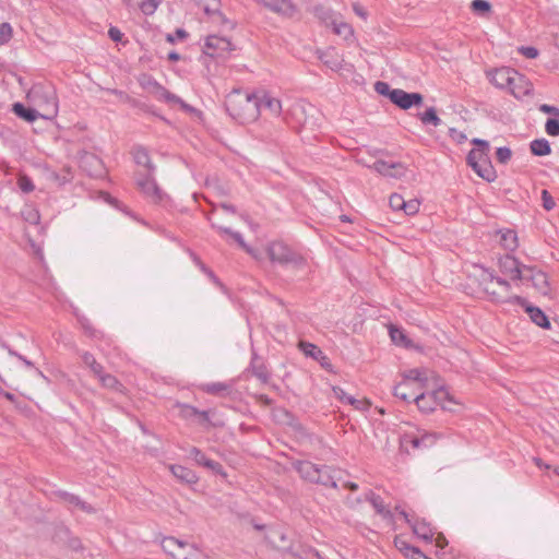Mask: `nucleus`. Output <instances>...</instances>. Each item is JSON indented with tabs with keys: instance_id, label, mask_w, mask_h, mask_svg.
Instances as JSON below:
<instances>
[{
	"instance_id": "f257e3e1",
	"label": "nucleus",
	"mask_w": 559,
	"mask_h": 559,
	"mask_svg": "<svg viewBox=\"0 0 559 559\" xmlns=\"http://www.w3.org/2000/svg\"><path fill=\"white\" fill-rule=\"evenodd\" d=\"M259 96L254 93L233 91L227 95L225 109L237 122L245 124L259 117Z\"/></svg>"
},
{
	"instance_id": "f03ea898",
	"label": "nucleus",
	"mask_w": 559,
	"mask_h": 559,
	"mask_svg": "<svg viewBox=\"0 0 559 559\" xmlns=\"http://www.w3.org/2000/svg\"><path fill=\"white\" fill-rule=\"evenodd\" d=\"M35 95H41L47 105V112H39L38 110L25 106L23 103L16 102L12 105V112L20 119L26 122H34L38 118L52 119L58 112V102L53 88H44L43 86H35L32 91Z\"/></svg>"
},
{
	"instance_id": "7ed1b4c3",
	"label": "nucleus",
	"mask_w": 559,
	"mask_h": 559,
	"mask_svg": "<svg viewBox=\"0 0 559 559\" xmlns=\"http://www.w3.org/2000/svg\"><path fill=\"white\" fill-rule=\"evenodd\" d=\"M267 255L272 263H277L282 266L295 269L306 266V259L283 241H272L267 246Z\"/></svg>"
},
{
	"instance_id": "20e7f679",
	"label": "nucleus",
	"mask_w": 559,
	"mask_h": 559,
	"mask_svg": "<svg viewBox=\"0 0 559 559\" xmlns=\"http://www.w3.org/2000/svg\"><path fill=\"white\" fill-rule=\"evenodd\" d=\"M134 180L141 193L155 204L168 201V194L158 186L155 173L135 171Z\"/></svg>"
},
{
	"instance_id": "39448f33",
	"label": "nucleus",
	"mask_w": 559,
	"mask_h": 559,
	"mask_svg": "<svg viewBox=\"0 0 559 559\" xmlns=\"http://www.w3.org/2000/svg\"><path fill=\"white\" fill-rule=\"evenodd\" d=\"M486 292L491 296V300H493L496 302L516 304V305L523 307L525 309V312L530 316V319L532 320V322H534L536 325H538L543 329H550L551 324H550V321H549L548 317L546 316V313L540 308L527 304L525 298L514 295L507 299H502L495 292L489 293L488 289H486Z\"/></svg>"
},
{
	"instance_id": "423d86ee",
	"label": "nucleus",
	"mask_w": 559,
	"mask_h": 559,
	"mask_svg": "<svg viewBox=\"0 0 559 559\" xmlns=\"http://www.w3.org/2000/svg\"><path fill=\"white\" fill-rule=\"evenodd\" d=\"M231 50H234V46L228 38L210 35L205 39L203 51L212 58L225 59Z\"/></svg>"
},
{
	"instance_id": "0eeeda50",
	"label": "nucleus",
	"mask_w": 559,
	"mask_h": 559,
	"mask_svg": "<svg viewBox=\"0 0 559 559\" xmlns=\"http://www.w3.org/2000/svg\"><path fill=\"white\" fill-rule=\"evenodd\" d=\"M445 400L452 401L450 394L442 388L429 394L419 393L414 397V402L423 413L433 412L436 406L442 404Z\"/></svg>"
},
{
	"instance_id": "6e6552de",
	"label": "nucleus",
	"mask_w": 559,
	"mask_h": 559,
	"mask_svg": "<svg viewBox=\"0 0 559 559\" xmlns=\"http://www.w3.org/2000/svg\"><path fill=\"white\" fill-rule=\"evenodd\" d=\"M467 165L485 181L493 182L497 179V171L493 168L489 156H475L471 158V154L466 156Z\"/></svg>"
},
{
	"instance_id": "1a4fd4ad",
	"label": "nucleus",
	"mask_w": 559,
	"mask_h": 559,
	"mask_svg": "<svg viewBox=\"0 0 559 559\" xmlns=\"http://www.w3.org/2000/svg\"><path fill=\"white\" fill-rule=\"evenodd\" d=\"M498 265L504 275H509L513 281H523V278H527V274L525 273L524 266L522 262H520L512 254H504L500 257L498 260Z\"/></svg>"
},
{
	"instance_id": "9d476101",
	"label": "nucleus",
	"mask_w": 559,
	"mask_h": 559,
	"mask_svg": "<svg viewBox=\"0 0 559 559\" xmlns=\"http://www.w3.org/2000/svg\"><path fill=\"white\" fill-rule=\"evenodd\" d=\"M399 513L405 519L407 524L412 527L413 533L426 543H432L435 536V528L425 519L411 518L407 512L400 510Z\"/></svg>"
},
{
	"instance_id": "9b49d317",
	"label": "nucleus",
	"mask_w": 559,
	"mask_h": 559,
	"mask_svg": "<svg viewBox=\"0 0 559 559\" xmlns=\"http://www.w3.org/2000/svg\"><path fill=\"white\" fill-rule=\"evenodd\" d=\"M378 174L389 178H401L406 173V166L401 162H386L379 158L372 165H367Z\"/></svg>"
},
{
	"instance_id": "f8f14e48",
	"label": "nucleus",
	"mask_w": 559,
	"mask_h": 559,
	"mask_svg": "<svg viewBox=\"0 0 559 559\" xmlns=\"http://www.w3.org/2000/svg\"><path fill=\"white\" fill-rule=\"evenodd\" d=\"M189 457L198 465L210 469L213 474L224 478L227 477L224 466L219 462L209 459L199 448L192 447L189 450Z\"/></svg>"
},
{
	"instance_id": "ddd939ff",
	"label": "nucleus",
	"mask_w": 559,
	"mask_h": 559,
	"mask_svg": "<svg viewBox=\"0 0 559 559\" xmlns=\"http://www.w3.org/2000/svg\"><path fill=\"white\" fill-rule=\"evenodd\" d=\"M423 103L424 96L417 92L408 93L404 90L396 88V93L393 94L392 104L403 110H407L412 107H419Z\"/></svg>"
},
{
	"instance_id": "4468645a",
	"label": "nucleus",
	"mask_w": 559,
	"mask_h": 559,
	"mask_svg": "<svg viewBox=\"0 0 559 559\" xmlns=\"http://www.w3.org/2000/svg\"><path fill=\"white\" fill-rule=\"evenodd\" d=\"M516 72V70L510 67H502L490 71L488 78L496 87L504 90L514 83L513 80Z\"/></svg>"
},
{
	"instance_id": "2eb2a0df",
	"label": "nucleus",
	"mask_w": 559,
	"mask_h": 559,
	"mask_svg": "<svg viewBox=\"0 0 559 559\" xmlns=\"http://www.w3.org/2000/svg\"><path fill=\"white\" fill-rule=\"evenodd\" d=\"M525 273L527 274V278H523V281L532 282L534 288L542 295H548L550 287L548 282V276L540 270H537L535 266H524Z\"/></svg>"
},
{
	"instance_id": "dca6fc26",
	"label": "nucleus",
	"mask_w": 559,
	"mask_h": 559,
	"mask_svg": "<svg viewBox=\"0 0 559 559\" xmlns=\"http://www.w3.org/2000/svg\"><path fill=\"white\" fill-rule=\"evenodd\" d=\"M130 153L133 157L134 163L138 166L143 167V169H140L139 171H143V173H155L156 171V166H155V164H153L150 153H148V150L146 147H144L143 145L136 144V145L132 146Z\"/></svg>"
},
{
	"instance_id": "f3484780",
	"label": "nucleus",
	"mask_w": 559,
	"mask_h": 559,
	"mask_svg": "<svg viewBox=\"0 0 559 559\" xmlns=\"http://www.w3.org/2000/svg\"><path fill=\"white\" fill-rule=\"evenodd\" d=\"M53 493L58 499L67 503L70 509L76 508L87 514H93L96 512L94 507H92L90 503L85 502L74 493L68 492L66 490H56Z\"/></svg>"
},
{
	"instance_id": "a211bd4d",
	"label": "nucleus",
	"mask_w": 559,
	"mask_h": 559,
	"mask_svg": "<svg viewBox=\"0 0 559 559\" xmlns=\"http://www.w3.org/2000/svg\"><path fill=\"white\" fill-rule=\"evenodd\" d=\"M513 82L508 90L515 98L521 99L533 94V84L523 74L516 72Z\"/></svg>"
},
{
	"instance_id": "6ab92c4d",
	"label": "nucleus",
	"mask_w": 559,
	"mask_h": 559,
	"mask_svg": "<svg viewBox=\"0 0 559 559\" xmlns=\"http://www.w3.org/2000/svg\"><path fill=\"white\" fill-rule=\"evenodd\" d=\"M292 465L304 480L314 484V479L321 464H314L310 461L297 460L293 462Z\"/></svg>"
},
{
	"instance_id": "aec40b11",
	"label": "nucleus",
	"mask_w": 559,
	"mask_h": 559,
	"mask_svg": "<svg viewBox=\"0 0 559 559\" xmlns=\"http://www.w3.org/2000/svg\"><path fill=\"white\" fill-rule=\"evenodd\" d=\"M262 383H267L270 380V372L262 359L255 352L252 353L250 365L247 369Z\"/></svg>"
},
{
	"instance_id": "412c9836",
	"label": "nucleus",
	"mask_w": 559,
	"mask_h": 559,
	"mask_svg": "<svg viewBox=\"0 0 559 559\" xmlns=\"http://www.w3.org/2000/svg\"><path fill=\"white\" fill-rule=\"evenodd\" d=\"M365 500L370 502L376 512L382 515L383 519H393V513L385 508L383 499L379 495L374 493L372 490H369L368 492L365 493Z\"/></svg>"
},
{
	"instance_id": "4be33fe9",
	"label": "nucleus",
	"mask_w": 559,
	"mask_h": 559,
	"mask_svg": "<svg viewBox=\"0 0 559 559\" xmlns=\"http://www.w3.org/2000/svg\"><path fill=\"white\" fill-rule=\"evenodd\" d=\"M207 221L211 223L212 228L217 229L222 234L230 236L239 245L240 248H242L247 253L253 255V249L245 242L243 237L240 233L234 231L229 227H224L215 224L214 222H212L210 216H207Z\"/></svg>"
},
{
	"instance_id": "5701e85b",
	"label": "nucleus",
	"mask_w": 559,
	"mask_h": 559,
	"mask_svg": "<svg viewBox=\"0 0 559 559\" xmlns=\"http://www.w3.org/2000/svg\"><path fill=\"white\" fill-rule=\"evenodd\" d=\"M333 468L329 465L321 464L314 479V484L330 488H337V483L332 475Z\"/></svg>"
},
{
	"instance_id": "b1692460",
	"label": "nucleus",
	"mask_w": 559,
	"mask_h": 559,
	"mask_svg": "<svg viewBox=\"0 0 559 559\" xmlns=\"http://www.w3.org/2000/svg\"><path fill=\"white\" fill-rule=\"evenodd\" d=\"M201 390L211 395L227 396L233 391V384L226 382L204 383L201 385Z\"/></svg>"
},
{
	"instance_id": "393cba45",
	"label": "nucleus",
	"mask_w": 559,
	"mask_h": 559,
	"mask_svg": "<svg viewBox=\"0 0 559 559\" xmlns=\"http://www.w3.org/2000/svg\"><path fill=\"white\" fill-rule=\"evenodd\" d=\"M170 471L173 475L182 483L193 485L199 480L198 475L190 468L182 465H171Z\"/></svg>"
},
{
	"instance_id": "a878e982",
	"label": "nucleus",
	"mask_w": 559,
	"mask_h": 559,
	"mask_svg": "<svg viewBox=\"0 0 559 559\" xmlns=\"http://www.w3.org/2000/svg\"><path fill=\"white\" fill-rule=\"evenodd\" d=\"M186 546H188L187 543L171 536L165 537L162 542V548L164 551L170 555L174 559H182V556L178 555L176 550H182Z\"/></svg>"
},
{
	"instance_id": "bb28decb",
	"label": "nucleus",
	"mask_w": 559,
	"mask_h": 559,
	"mask_svg": "<svg viewBox=\"0 0 559 559\" xmlns=\"http://www.w3.org/2000/svg\"><path fill=\"white\" fill-rule=\"evenodd\" d=\"M313 14L326 26H332L338 19L337 14L332 9L322 4H318L313 8Z\"/></svg>"
},
{
	"instance_id": "cd10ccee",
	"label": "nucleus",
	"mask_w": 559,
	"mask_h": 559,
	"mask_svg": "<svg viewBox=\"0 0 559 559\" xmlns=\"http://www.w3.org/2000/svg\"><path fill=\"white\" fill-rule=\"evenodd\" d=\"M258 105H259V112L262 109H269L271 111V114L278 116L282 110L281 100L275 97H271L270 95H266V94L263 95V97H259Z\"/></svg>"
},
{
	"instance_id": "c85d7f7f",
	"label": "nucleus",
	"mask_w": 559,
	"mask_h": 559,
	"mask_svg": "<svg viewBox=\"0 0 559 559\" xmlns=\"http://www.w3.org/2000/svg\"><path fill=\"white\" fill-rule=\"evenodd\" d=\"M393 395L408 404L417 394L411 392V382L402 381L393 388Z\"/></svg>"
},
{
	"instance_id": "c756f323",
	"label": "nucleus",
	"mask_w": 559,
	"mask_h": 559,
	"mask_svg": "<svg viewBox=\"0 0 559 559\" xmlns=\"http://www.w3.org/2000/svg\"><path fill=\"white\" fill-rule=\"evenodd\" d=\"M531 153L535 156H547L551 154V146L546 139H536L530 143Z\"/></svg>"
},
{
	"instance_id": "7c9ffc66",
	"label": "nucleus",
	"mask_w": 559,
	"mask_h": 559,
	"mask_svg": "<svg viewBox=\"0 0 559 559\" xmlns=\"http://www.w3.org/2000/svg\"><path fill=\"white\" fill-rule=\"evenodd\" d=\"M97 378L100 384L106 389L112 390L115 392H122L124 389L123 384L110 373L103 371Z\"/></svg>"
},
{
	"instance_id": "2f4dec72",
	"label": "nucleus",
	"mask_w": 559,
	"mask_h": 559,
	"mask_svg": "<svg viewBox=\"0 0 559 559\" xmlns=\"http://www.w3.org/2000/svg\"><path fill=\"white\" fill-rule=\"evenodd\" d=\"M298 348L305 354V356L311 357L314 360L324 359V353L316 344L306 341H300L298 343Z\"/></svg>"
},
{
	"instance_id": "473e14b6",
	"label": "nucleus",
	"mask_w": 559,
	"mask_h": 559,
	"mask_svg": "<svg viewBox=\"0 0 559 559\" xmlns=\"http://www.w3.org/2000/svg\"><path fill=\"white\" fill-rule=\"evenodd\" d=\"M500 233H501V237H500L501 246L506 250L514 251L518 248V246H519L516 233L514 230H512V229H506V230L500 231Z\"/></svg>"
},
{
	"instance_id": "72a5a7b5",
	"label": "nucleus",
	"mask_w": 559,
	"mask_h": 559,
	"mask_svg": "<svg viewBox=\"0 0 559 559\" xmlns=\"http://www.w3.org/2000/svg\"><path fill=\"white\" fill-rule=\"evenodd\" d=\"M333 32L342 36L346 41H352L354 38V29L350 24L340 21L338 19L336 22L332 25Z\"/></svg>"
},
{
	"instance_id": "f704fd0d",
	"label": "nucleus",
	"mask_w": 559,
	"mask_h": 559,
	"mask_svg": "<svg viewBox=\"0 0 559 559\" xmlns=\"http://www.w3.org/2000/svg\"><path fill=\"white\" fill-rule=\"evenodd\" d=\"M418 118L425 126L438 127L441 124V119L438 117L435 107H429L424 112H419Z\"/></svg>"
},
{
	"instance_id": "c9c22d12",
	"label": "nucleus",
	"mask_w": 559,
	"mask_h": 559,
	"mask_svg": "<svg viewBox=\"0 0 559 559\" xmlns=\"http://www.w3.org/2000/svg\"><path fill=\"white\" fill-rule=\"evenodd\" d=\"M389 333L393 343L397 345H403L406 348L411 347V340L407 337L403 329L391 325L389 329Z\"/></svg>"
},
{
	"instance_id": "e433bc0d",
	"label": "nucleus",
	"mask_w": 559,
	"mask_h": 559,
	"mask_svg": "<svg viewBox=\"0 0 559 559\" xmlns=\"http://www.w3.org/2000/svg\"><path fill=\"white\" fill-rule=\"evenodd\" d=\"M154 93L156 95H158L159 98H163L168 104H177L178 105V103H181V98L179 96L169 92L167 88H165L158 82H154Z\"/></svg>"
},
{
	"instance_id": "4c0bfd02",
	"label": "nucleus",
	"mask_w": 559,
	"mask_h": 559,
	"mask_svg": "<svg viewBox=\"0 0 559 559\" xmlns=\"http://www.w3.org/2000/svg\"><path fill=\"white\" fill-rule=\"evenodd\" d=\"M81 359L86 367L91 369V371L98 377L103 371L104 367L96 360L93 354L90 352H83L81 354Z\"/></svg>"
},
{
	"instance_id": "58836bf2",
	"label": "nucleus",
	"mask_w": 559,
	"mask_h": 559,
	"mask_svg": "<svg viewBox=\"0 0 559 559\" xmlns=\"http://www.w3.org/2000/svg\"><path fill=\"white\" fill-rule=\"evenodd\" d=\"M472 144L477 146L476 148H472L468 154H471V158H475V156H488L489 153V142L483 139L475 138L472 140Z\"/></svg>"
},
{
	"instance_id": "ea45409f",
	"label": "nucleus",
	"mask_w": 559,
	"mask_h": 559,
	"mask_svg": "<svg viewBox=\"0 0 559 559\" xmlns=\"http://www.w3.org/2000/svg\"><path fill=\"white\" fill-rule=\"evenodd\" d=\"M79 322L81 324V328L83 329L84 333L92 337V338H103L104 337V332L100 331V330H97L93 326L92 322L90 321V319L85 318V317H81L79 318Z\"/></svg>"
},
{
	"instance_id": "a19ab883",
	"label": "nucleus",
	"mask_w": 559,
	"mask_h": 559,
	"mask_svg": "<svg viewBox=\"0 0 559 559\" xmlns=\"http://www.w3.org/2000/svg\"><path fill=\"white\" fill-rule=\"evenodd\" d=\"M204 13L209 16H216L222 24H228L229 28H234L235 24L229 21L223 12L219 10V7H213L212 3H204Z\"/></svg>"
},
{
	"instance_id": "79ce46f5",
	"label": "nucleus",
	"mask_w": 559,
	"mask_h": 559,
	"mask_svg": "<svg viewBox=\"0 0 559 559\" xmlns=\"http://www.w3.org/2000/svg\"><path fill=\"white\" fill-rule=\"evenodd\" d=\"M175 407L179 408V415L186 420L197 419L199 409L190 404L177 402Z\"/></svg>"
},
{
	"instance_id": "37998d69",
	"label": "nucleus",
	"mask_w": 559,
	"mask_h": 559,
	"mask_svg": "<svg viewBox=\"0 0 559 559\" xmlns=\"http://www.w3.org/2000/svg\"><path fill=\"white\" fill-rule=\"evenodd\" d=\"M21 215H22L23 219L29 224H33V225L39 224L40 214H39L38 210L33 206H25L22 210Z\"/></svg>"
},
{
	"instance_id": "c03bdc74",
	"label": "nucleus",
	"mask_w": 559,
	"mask_h": 559,
	"mask_svg": "<svg viewBox=\"0 0 559 559\" xmlns=\"http://www.w3.org/2000/svg\"><path fill=\"white\" fill-rule=\"evenodd\" d=\"M374 91L379 95L389 98L391 103L393 100V94L396 93V88H392L389 83L383 82V81H377L374 83Z\"/></svg>"
},
{
	"instance_id": "a18cd8bd",
	"label": "nucleus",
	"mask_w": 559,
	"mask_h": 559,
	"mask_svg": "<svg viewBox=\"0 0 559 559\" xmlns=\"http://www.w3.org/2000/svg\"><path fill=\"white\" fill-rule=\"evenodd\" d=\"M471 9L476 14L485 15L491 11V4L488 0H473Z\"/></svg>"
},
{
	"instance_id": "49530a36",
	"label": "nucleus",
	"mask_w": 559,
	"mask_h": 559,
	"mask_svg": "<svg viewBox=\"0 0 559 559\" xmlns=\"http://www.w3.org/2000/svg\"><path fill=\"white\" fill-rule=\"evenodd\" d=\"M403 381H407V382L414 381V382L424 383L427 381V377L425 376L424 371H421L418 368H414V369H409L408 371L405 372Z\"/></svg>"
},
{
	"instance_id": "de8ad7c7",
	"label": "nucleus",
	"mask_w": 559,
	"mask_h": 559,
	"mask_svg": "<svg viewBox=\"0 0 559 559\" xmlns=\"http://www.w3.org/2000/svg\"><path fill=\"white\" fill-rule=\"evenodd\" d=\"M160 4V0H142L139 4L141 12L144 15H152Z\"/></svg>"
},
{
	"instance_id": "09e8293b",
	"label": "nucleus",
	"mask_w": 559,
	"mask_h": 559,
	"mask_svg": "<svg viewBox=\"0 0 559 559\" xmlns=\"http://www.w3.org/2000/svg\"><path fill=\"white\" fill-rule=\"evenodd\" d=\"M190 257L192 258L195 265H198L204 274H206L215 283H218V278L216 277L214 272L209 266H206L194 252L190 251Z\"/></svg>"
},
{
	"instance_id": "8fccbe9b",
	"label": "nucleus",
	"mask_w": 559,
	"mask_h": 559,
	"mask_svg": "<svg viewBox=\"0 0 559 559\" xmlns=\"http://www.w3.org/2000/svg\"><path fill=\"white\" fill-rule=\"evenodd\" d=\"M12 26L8 22H3L0 24V45L8 44L12 38Z\"/></svg>"
},
{
	"instance_id": "3c124183",
	"label": "nucleus",
	"mask_w": 559,
	"mask_h": 559,
	"mask_svg": "<svg viewBox=\"0 0 559 559\" xmlns=\"http://www.w3.org/2000/svg\"><path fill=\"white\" fill-rule=\"evenodd\" d=\"M210 413H211V411H200L199 409V413H198V416H197V419H195L197 423L200 426H203V427H210V426L217 427V426H219L221 424H215V423L211 421Z\"/></svg>"
},
{
	"instance_id": "603ef678",
	"label": "nucleus",
	"mask_w": 559,
	"mask_h": 559,
	"mask_svg": "<svg viewBox=\"0 0 559 559\" xmlns=\"http://www.w3.org/2000/svg\"><path fill=\"white\" fill-rule=\"evenodd\" d=\"M285 417L287 418L286 424L290 426L295 431L304 433L305 427L296 419V417L288 411H283Z\"/></svg>"
},
{
	"instance_id": "864d4df0",
	"label": "nucleus",
	"mask_w": 559,
	"mask_h": 559,
	"mask_svg": "<svg viewBox=\"0 0 559 559\" xmlns=\"http://www.w3.org/2000/svg\"><path fill=\"white\" fill-rule=\"evenodd\" d=\"M17 185H19V188L24 192V193H31L34 191L35 189V186L33 183V180L26 176V175H23L19 178L17 180Z\"/></svg>"
},
{
	"instance_id": "5fc2aeb1",
	"label": "nucleus",
	"mask_w": 559,
	"mask_h": 559,
	"mask_svg": "<svg viewBox=\"0 0 559 559\" xmlns=\"http://www.w3.org/2000/svg\"><path fill=\"white\" fill-rule=\"evenodd\" d=\"M496 157L500 164H507L512 157V151L507 146L498 147Z\"/></svg>"
},
{
	"instance_id": "6e6d98bb",
	"label": "nucleus",
	"mask_w": 559,
	"mask_h": 559,
	"mask_svg": "<svg viewBox=\"0 0 559 559\" xmlns=\"http://www.w3.org/2000/svg\"><path fill=\"white\" fill-rule=\"evenodd\" d=\"M545 130L550 136L559 135V120L555 118L547 119L545 123Z\"/></svg>"
},
{
	"instance_id": "4d7b16f0",
	"label": "nucleus",
	"mask_w": 559,
	"mask_h": 559,
	"mask_svg": "<svg viewBox=\"0 0 559 559\" xmlns=\"http://www.w3.org/2000/svg\"><path fill=\"white\" fill-rule=\"evenodd\" d=\"M540 197H542L543 207L546 211H551L556 206L555 200L548 190H546V189L542 190Z\"/></svg>"
},
{
	"instance_id": "13d9d810",
	"label": "nucleus",
	"mask_w": 559,
	"mask_h": 559,
	"mask_svg": "<svg viewBox=\"0 0 559 559\" xmlns=\"http://www.w3.org/2000/svg\"><path fill=\"white\" fill-rule=\"evenodd\" d=\"M419 205L420 204H419L418 200H409V201L404 200V206L402 207V210L404 211V213L406 215H414V214L418 213Z\"/></svg>"
},
{
	"instance_id": "bf43d9fd",
	"label": "nucleus",
	"mask_w": 559,
	"mask_h": 559,
	"mask_svg": "<svg viewBox=\"0 0 559 559\" xmlns=\"http://www.w3.org/2000/svg\"><path fill=\"white\" fill-rule=\"evenodd\" d=\"M189 34L183 28H177L174 34H167L166 40L170 44H175L177 40L186 39Z\"/></svg>"
},
{
	"instance_id": "052dcab7",
	"label": "nucleus",
	"mask_w": 559,
	"mask_h": 559,
	"mask_svg": "<svg viewBox=\"0 0 559 559\" xmlns=\"http://www.w3.org/2000/svg\"><path fill=\"white\" fill-rule=\"evenodd\" d=\"M394 544L397 547V549L406 557L407 554H411V550L414 549L416 546H413L408 544L407 542L403 540L400 537H395Z\"/></svg>"
},
{
	"instance_id": "680f3d73",
	"label": "nucleus",
	"mask_w": 559,
	"mask_h": 559,
	"mask_svg": "<svg viewBox=\"0 0 559 559\" xmlns=\"http://www.w3.org/2000/svg\"><path fill=\"white\" fill-rule=\"evenodd\" d=\"M390 207L394 211H400L404 206V199L397 193H393L389 199Z\"/></svg>"
},
{
	"instance_id": "e2e57ef3",
	"label": "nucleus",
	"mask_w": 559,
	"mask_h": 559,
	"mask_svg": "<svg viewBox=\"0 0 559 559\" xmlns=\"http://www.w3.org/2000/svg\"><path fill=\"white\" fill-rule=\"evenodd\" d=\"M260 3H262L265 8L274 11L280 12L283 8V0H258Z\"/></svg>"
},
{
	"instance_id": "0e129e2a",
	"label": "nucleus",
	"mask_w": 559,
	"mask_h": 559,
	"mask_svg": "<svg viewBox=\"0 0 559 559\" xmlns=\"http://www.w3.org/2000/svg\"><path fill=\"white\" fill-rule=\"evenodd\" d=\"M519 52L528 59H534L538 56V49L533 46H522Z\"/></svg>"
},
{
	"instance_id": "69168bd1",
	"label": "nucleus",
	"mask_w": 559,
	"mask_h": 559,
	"mask_svg": "<svg viewBox=\"0 0 559 559\" xmlns=\"http://www.w3.org/2000/svg\"><path fill=\"white\" fill-rule=\"evenodd\" d=\"M334 392L336 393V395L340 397L341 401L349 404V405H354L355 403H358V401L353 397L352 395H348L344 392V390L337 388V389H334Z\"/></svg>"
},
{
	"instance_id": "338daca9",
	"label": "nucleus",
	"mask_w": 559,
	"mask_h": 559,
	"mask_svg": "<svg viewBox=\"0 0 559 559\" xmlns=\"http://www.w3.org/2000/svg\"><path fill=\"white\" fill-rule=\"evenodd\" d=\"M421 448L432 447L437 441V436L435 433H424L420 437Z\"/></svg>"
},
{
	"instance_id": "774afa93",
	"label": "nucleus",
	"mask_w": 559,
	"mask_h": 559,
	"mask_svg": "<svg viewBox=\"0 0 559 559\" xmlns=\"http://www.w3.org/2000/svg\"><path fill=\"white\" fill-rule=\"evenodd\" d=\"M108 36L112 41L120 43L122 40L123 34L118 27L110 26L108 29Z\"/></svg>"
}]
</instances>
